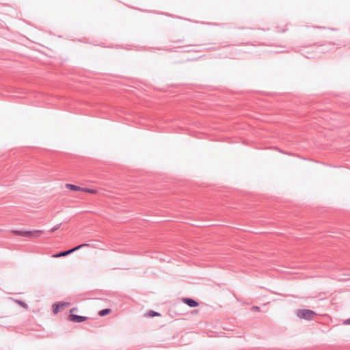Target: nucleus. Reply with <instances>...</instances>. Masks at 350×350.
I'll list each match as a JSON object with an SVG mask.
<instances>
[{"mask_svg":"<svg viewBox=\"0 0 350 350\" xmlns=\"http://www.w3.org/2000/svg\"><path fill=\"white\" fill-rule=\"evenodd\" d=\"M61 226V224H57L56 226H55L54 227H53L51 230H50V232L53 233L54 232H55L57 229H59V228Z\"/></svg>","mask_w":350,"mask_h":350,"instance_id":"13","label":"nucleus"},{"mask_svg":"<svg viewBox=\"0 0 350 350\" xmlns=\"http://www.w3.org/2000/svg\"><path fill=\"white\" fill-rule=\"evenodd\" d=\"M90 245L89 243H82V244H80V245L75 247V250L77 251L81 248H83L85 247H90Z\"/></svg>","mask_w":350,"mask_h":350,"instance_id":"11","label":"nucleus"},{"mask_svg":"<svg viewBox=\"0 0 350 350\" xmlns=\"http://www.w3.org/2000/svg\"><path fill=\"white\" fill-rule=\"evenodd\" d=\"M148 316L150 317H160L161 314L153 310H149L147 313Z\"/></svg>","mask_w":350,"mask_h":350,"instance_id":"9","label":"nucleus"},{"mask_svg":"<svg viewBox=\"0 0 350 350\" xmlns=\"http://www.w3.org/2000/svg\"><path fill=\"white\" fill-rule=\"evenodd\" d=\"M111 312L110 308H105L98 312V315L100 317H105L109 314Z\"/></svg>","mask_w":350,"mask_h":350,"instance_id":"8","label":"nucleus"},{"mask_svg":"<svg viewBox=\"0 0 350 350\" xmlns=\"http://www.w3.org/2000/svg\"><path fill=\"white\" fill-rule=\"evenodd\" d=\"M74 252H76L75 247L71 248L70 250H65V251H62L60 252H57V253L53 254V258L64 257V256H66L73 253Z\"/></svg>","mask_w":350,"mask_h":350,"instance_id":"5","label":"nucleus"},{"mask_svg":"<svg viewBox=\"0 0 350 350\" xmlns=\"http://www.w3.org/2000/svg\"><path fill=\"white\" fill-rule=\"evenodd\" d=\"M344 323H345V325H350V318H349V319H346V320L344 321Z\"/></svg>","mask_w":350,"mask_h":350,"instance_id":"14","label":"nucleus"},{"mask_svg":"<svg viewBox=\"0 0 350 350\" xmlns=\"http://www.w3.org/2000/svg\"><path fill=\"white\" fill-rule=\"evenodd\" d=\"M66 187L72 191H81V189H82V187H81L79 186H77V185H75L73 184H70V183H67L66 185Z\"/></svg>","mask_w":350,"mask_h":350,"instance_id":"7","label":"nucleus"},{"mask_svg":"<svg viewBox=\"0 0 350 350\" xmlns=\"http://www.w3.org/2000/svg\"><path fill=\"white\" fill-rule=\"evenodd\" d=\"M183 302L189 306L190 308H195L199 306V303L191 297L183 298Z\"/></svg>","mask_w":350,"mask_h":350,"instance_id":"4","label":"nucleus"},{"mask_svg":"<svg viewBox=\"0 0 350 350\" xmlns=\"http://www.w3.org/2000/svg\"><path fill=\"white\" fill-rule=\"evenodd\" d=\"M16 302L20 305L21 306L23 307L24 308L27 309L28 308V305L23 301L22 300H16Z\"/></svg>","mask_w":350,"mask_h":350,"instance_id":"12","label":"nucleus"},{"mask_svg":"<svg viewBox=\"0 0 350 350\" xmlns=\"http://www.w3.org/2000/svg\"><path fill=\"white\" fill-rule=\"evenodd\" d=\"M252 310H260V308L258 306H253L252 308Z\"/></svg>","mask_w":350,"mask_h":350,"instance_id":"15","label":"nucleus"},{"mask_svg":"<svg viewBox=\"0 0 350 350\" xmlns=\"http://www.w3.org/2000/svg\"><path fill=\"white\" fill-rule=\"evenodd\" d=\"M69 303L68 302H57V303H55L54 304H53V312L54 314H57L60 309L62 308H63L64 306L66 305H68Z\"/></svg>","mask_w":350,"mask_h":350,"instance_id":"6","label":"nucleus"},{"mask_svg":"<svg viewBox=\"0 0 350 350\" xmlns=\"http://www.w3.org/2000/svg\"><path fill=\"white\" fill-rule=\"evenodd\" d=\"M12 233L16 235L21 236L24 237H38L43 233L42 230H14Z\"/></svg>","mask_w":350,"mask_h":350,"instance_id":"1","label":"nucleus"},{"mask_svg":"<svg viewBox=\"0 0 350 350\" xmlns=\"http://www.w3.org/2000/svg\"><path fill=\"white\" fill-rule=\"evenodd\" d=\"M68 319L70 321L76 322V323H82L88 319L87 317L77 315L75 314H70L68 317Z\"/></svg>","mask_w":350,"mask_h":350,"instance_id":"3","label":"nucleus"},{"mask_svg":"<svg viewBox=\"0 0 350 350\" xmlns=\"http://www.w3.org/2000/svg\"><path fill=\"white\" fill-rule=\"evenodd\" d=\"M296 314L300 319H303L308 321L312 320L314 316L317 315L314 311L310 309L297 310Z\"/></svg>","mask_w":350,"mask_h":350,"instance_id":"2","label":"nucleus"},{"mask_svg":"<svg viewBox=\"0 0 350 350\" xmlns=\"http://www.w3.org/2000/svg\"><path fill=\"white\" fill-rule=\"evenodd\" d=\"M81 191H84V192L89 193H96L95 189H90V188H86V187H82Z\"/></svg>","mask_w":350,"mask_h":350,"instance_id":"10","label":"nucleus"},{"mask_svg":"<svg viewBox=\"0 0 350 350\" xmlns=\"http://www.w3.org/2000/svg\"><path fill=\"white\" fill-rule=\"evenodd\" d=\"M77 310V308H72L70 310V314H72V312H75Z\"/></svg>","mask_w":350,"mask_h":350,"instance_id":"16","label":"nucleus"}]
</instances>
